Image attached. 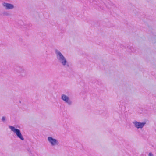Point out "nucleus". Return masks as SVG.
<instances>
[{
    "label": "nucleus",
    "mask_w": 156,
    "mask_h": 156,
    "mask_svg": "<svg viewBox=\"0 0 156 156\" xmlns=\"http://www.w3.org/2000/svg\"><path fill=\"white\" fill-rule=\"evenodd\" d=\"M55 53L56 58L59 63L65 68L69 67V62L61 52L58 50L56 49L55 50Z\"/></svg>",
    "instance_id": "nucleus-1"
},
{
    "label": "nucleus",
    "mask_w": 156,
    "mask_h": 156,
    "mask_svg": "<svg viewBox=\"0 0 156 156\" xmlns=\"http://www.w3.org/2000/svg\"><path fill=\"white\" fill-rule=\"evenodd\" d=\"M9 128L11 129V131L15 133L17 137L19 138L21 140H23L24 138L23 137L19 129L15 128L14 126H9Z\"/></svg>",
    "instance_id": "nucleus-2"
},
{
    "label": "nucleus",
    "mask_w": 156,
    "mask_h": 156,
    "mask_svg": "<svg viewBox=\"0 0 156 156\" xmlns=\"http://www.w3.org/2000/svg\"><path fill=\"white\" fill-rule=\"evenodd\" d=\"M47 140L48 142L52 147L56 146L59 144L58 140L52 136H48L47 138Z\"/></svg>",
    "instance_id": "nucleus-3"
},
{
    "label": "nucleus",
    "mask_w": 156,
    "mask_h": 156,
    "mask_svg": "<svg viewBox=\"0 0 156 156\" xmlns=\"http://www.w3.org/2000/svg\"><path fill=\"white\" fill-rule=\"evenodd\" d=\"M61 99L65 103L70 105L72 104L73 102L69 96L65 94H62L61 97Z\"/></svg>",
    "instance_id": "nucleus-4"
},
{
    "label": "nucleus",
    "mask_w": 156,
    "mask_h": 156,
    "mask_svg": "<svg viewBox=\"0 0 156 156\" xmlns=\"http://www.w3.org/2000/svg\"><path fill=\"white\" fill-rule=\"evenodd\" d=\"M134 127L137 129H142L146 124L145 122H141L134 120L133 122Z\"/></svg>",
    "instance_id": "nucleus-5"
},
{
    "label": "nucleus",
    "mask_w": 156,
    "mask_h": 156,
    "mask_svg": "<svg viewBox=\"0 0 156 156\" xmlns=\"http://www.w3.org/2000/svg\"><path fill=\"white\" fill-rule=\"evenodd\" d=\"M2 5L7 10L12 9L14 8V5L13 4L7 2L2 3Z\"/></svg>",
    "instance_id": "nucleus-6"
},
{
    "label": "nucleus",
    "mask_w": 156,
    "mask_h": 156,
    "mask_svg": "<svg viewBox=\"0 0 156 156\" xmlns=\"http://www.w3.org/2000/svg\"><path fill=\"white\" fill-rule=\"evenodd\" d=\"M16 71L23 76H25L26 74V72L25 69L20 67H18L16 69Z\"/></svg>",
    "instance_id": "nucleus-7"
},
{
    "label": "nucleus",
    "mask_w": 156,
    "mask_h": 156,
    "mask_svg": "<svg viewBox=\"0 0 156 156\" xmlns=\"http://www.w3.org/2000/svg\"><path fill=\"white\" fill-rule=\"evenodd\" d=\"M6 118L5 116H3L2 117V122H4L5 120L6 121Z\"/></svg>",
    "instance_id": "nucleus-8"
},
{
    "label": "nucleus",
    "mask_w": 156,
    "mask_h": 156,
    "mask_svg": "<svg viewBox=\"0 0 156 156\" xmlns=\"http://www.w3.org/2000/svg\"><path fill=\"white\" fill-rule=\"evenodd\" d=\"M3 15H4L8 16L9 15V13L7 12H6V11H5L3 13Z\"/></svg>",
    "instance_id": "nucleus-9"
},
{
    "label": "nucleus",
    "mask_w": 156,
    "mask_h": 156,
    "mask_svg": "<svg viewBox=\"0 0 156 156\" xmlns=\"http://www.w3.org/2000/svg\"><path fill=\"white\" fill-rule=\"evenodd\" d=\"M148 156H154V155L151 152L149 153Z\"/></svg>",
    "instance_id": "nucleus-10"
},
{
    "label": "nucleus",
    "mask_w": 156,
    "mask_h": 156,
    "mask_svg": "<svg viewBox=\"0 0 156 156\" xmlns=\"http://www.w3.org/2000/svg\"><path fill=\"white\" fill-rule=\"evenodd\" d=\"M130 49L131 50V51L133 52L134 51V49L132 47H130Z\"/></svg>",
    "instance_id": "nucleus-11"
},
{
    "label": "nucleus",
    "mask_w": 156,
    "mask_h": 156,
    "mask_svg": "<svg viewBox=\"0 0 156 156\" xmlns=\"http://www.w3.org/2000/svg\"><path fill=\"white\" fill-rule=\"evenodd\" d=\"M95 1H94V3L95 4Z\"/></svg>",
    "instance_id": "nucleus-12"
},
{
    "label": "nucleus",
    "mask_w": 156,
    "mask_h": 156,
    "mask_svg": "<svg viewBox=\"0 0 156 156\" xmlns=\"http://www.w3.org/2000/svg\"><path fill=\"white\" fill-rule=\"evenodd\" d=\"M2 14L0 13V16H1Z\"/></svg>",
    "instance_id": "nucleus-13"
}]
</instances>
